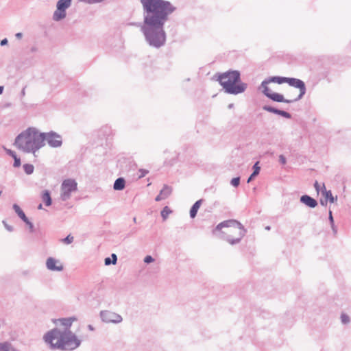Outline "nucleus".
I'll list each match as a JSON object with an SVG mask.
<instances>
[{
    "label": "nucleus",
    "instance_id": "obj_54",
    "mask_svg": "<svg viewBox=\"0 0 351 351\" xmlns=\"http://www.w3.org/2000/svg\"><path fill=\"white\" fill-rule=\"evenodd\" d=\"M36 51L35 48H32V51Z\"/></svg>",
    "mask_w": 351,
    "mask_h": 351
},
{
    "label": "nucleus",
    "instance_id": "obj_27",
    "mask_svg": "<svg viewBox=\"0 0 351 351\" xmlns=\"http://www.w3.org/2000/svg\"><path fill=\"white\" fill-rule=\"evenodd\" d=\"M258 162H256L254 166H253V169H254V171L252 173V176H257L259 174V172H260V170H261V167L258 166Z\"/></svg>",
    "mask_w": 351,
    "mask_h": 351
},
{
    "label": "nucleus",
    "instance_id": "obj_51",
    "mask_svg": "<svg viewBox=\"0 0 351 351\" xmlns=\"http://www.w3.org/2000/svg\"><path fill=\"white\" fill-rule=\"evenodd\" d=\"M21 93H22V95H25V88H23V89L22 90Z\"/></svg>",
    "mask_w": 351,
    "mask_h": 351
},
{
    "label": "nucleus",
    "instance_id": "obj_6",
    "mask_svg": "<svg viewBox=\"0 0 351 351\" xmlns=\"http://www.w3.org/2000/svg\"><path fill=\"white\" fill-rule=\"evenodd\" d=\"M60 191V199L67 201L71 198V193L77 191V184L73 179H66L61 184Z\"/></svg>",
    "mask_w": 351,
    "mask_h": 351
},
{
    "label": "nucleus",
    "instance_id": "obj_7",
    "mask_svg": "<svg viewBox=\"0 0 351 351\" xmlns=\"http://www.w3.org/2000/svg\"><path fill=\"white\" fill-rule=\"evenodd\" d=\"M71 0H58L56 3V10L53 14V20L60 21L66 17V10L71 5Z\"/></svg>",
    "mask_w": 351,
    "mask_h": 351
},
{
    "label": "nucleus",
    "instance_id": "obj_28",
    "mask_svg": "<svg viewBox=\"0 0 351 351\" xmlns=\"http://www.w3.org/2000/svg\"><path fill=\"white\" fill-rule=\"evenodd\" d=\"M341 320L343 324H346L350 322V317L348 315L342 313L341 315Z\"/></svg>",
    "mask_w": 351,
    "mask_h": 351
},
{
    "label": "nucleus",
    "instance_id": "obj_46",
    "mask_svg": "<svg viewBox=\"0 0 351 351\" xmlns=\"http://www.w3.org/2000/svg\"><path fill=\"white\" fill-rule=\"evenodd\" d=\"M256 176H252V173L250 175V176L247 179V182L249 183L250 182H251V180L253 179L254 177H255Z\"/></svg>",
    "mask_w": 351,
    "mask_h": 351
},
{
    "label": "nucleus",
    "instance_id": "obj_36",
    "mask_svg": "<svg viewBox=\"0 0 351 351\" xmlns=\"http://www.w3.org/2000/svg\"><path fill=\"white\" fill-rule=\"evenodd\" d=\"M328 219H329V221H330V226H333V224H334L335 223H334V219H333V217H332V211H331V210H329Z\"/></svg>",
    "mask_w": 351,
    "mask_h": 351
},
{
    "label": "nucleus",
    "instance_id": "obj_26",
    "mask_svg": "<svg viewBox=\"0 0 351 351\" xmlns=\"http://www.w3.org/2000/svg\"><path fill=\"white\" fill-rule=\"evenodd\" d=\"M24 171L27 174L30 175L34 172V167L31 164H25L23 165Z\"/></svg>",
    "mask_w": 351,
    "mask_h": 351
},
{
    "label": "nucleus",
    "instance_id": "obj_53",
    "mask_svg": "<svg viewBox=\"0 0 351 351\" xmlns=\"http://www.w3.org/2000/svg\"><path fill=\"white\" fill-rule=\"evenodd\" d=\"M265 229H266V230H270V227H269V226H267V227L265 228Z\"/></svg>",
    "mask_w": 351,
    "mask_h": 351
},
{
    "label": "nucleus",
    "instance_id": "obj_1",
    "mask_svg": "<svg viewBox=\"0 0 351 351\" xmlns=\"http://www.w3.org/2000/svg\"><path fill=\"white\" fill-rule=\"evenodd\" d=\"M143 7V23L141 31L148 45L158 49L166 43L164 27L169 16L176 10L165 0H140Z\"/></svg>",
    "mask_w": 351,
    "mask_h": 351
},
{
    "label": "nucleus",
    "instance_id": "obj_8",
    "mask_svg": "<svg viewBox=\"0 0 351 351\" xmlns=\"http://www.w3.org/2000/svg\"><path fill=\"white\" fill-rule=\"evenodd\" d=\"M43 134V143L47 141L48 145L51 147H60L62 144V136L58 133L51 131L49 132H41Z\"/></svg>",
    "mask_w": 351,
    "mask_h": 351
},
{
    "label": "nucleus",
    "instance_id": "obj_23",
    "mask_svg": "<svg viewBox=\"0 0 351 351\" xmlns=\"http://www.w3.org/2000/svg\"><path fill=\"white\" fill-rule=\"evenodd\" d=\"M171 212V210L168 206H165L161 211V217L163 220H165Z\"/></svg>",
    "mask_w": 351,
    "mask_h": 351
},
{
    "label": "nucleus",
    "instance_id": "obj_30",
    "mask_svg": "<svg viewBox=\"0 0 351 351\" xmlns=\"http://www.w3.org/2000/svg\"><path fill=\"white\" fill-rule=\"evenodd\" d=\"M73 241V237L71 234H69L64 239H62V242L66 244H70Z\"/></svg>",
    "mask_w": 351,
    "mask_h": 351
},
{
    "label": "nucleus",
    "instance_id": "obj_24",
    "mask_svg": "<svg viewBox=\"0 0 351 351\" xmlns=\"http://www.w3.org/2000/svg\"><path fill=\"white\" fill-rule=\"evenodd\" d=\"M12 348V344L9 342L0 343V351H10Z\"/></svg>",
    "mask_w": 351,
    "mask_h": 351
},
{
    "label": "nucleus",
    "instance_id": "obj_34",
    "mask_svg": "<svg viewBox=\"0 0 351 351\" xmlns=\"http://www.w3.org/2000/svg\"><path fill=\"white\" fill-rule=\"evenodd\" d=\"M3 225H4L5 228L8 231H9V232H12V231H13V230H14L13 227H12V226L8 225V224L5 222V221H3Z\"/></svg>",
    "mask_w": 351,
    "mask_h": 351
},
{
    "label": "nucleus",
    "instance_id": "obj_33",
    "mask_svg": "<svg viewBox=\"0 0 351 351\" xmlns=\"http://www.w3.org/2000/svg\"><path fill=\"white\" fill-rule=\"evenodd\" d=\"M154 259L153 258V257L149 255L146 256L144 258V262L147 264L154 262Z\"/></svg>",
    "mask_w": 351,
    "mask_h": 351
},
{
    "label": "nucleus",
    "instance_id": "obj_19",
    "mask_svg": "<svg viewBox=\"0 0 351 351\" xmlns=\"http://www.w3.org/2000/svg\"><path fill=\"white\" fill-rule=\"evenodd\" d=\"M287 78L288 77H286L274 76V77H270L267 79H268V81L270 82H274V83H278L279 84H281L282 83H287Z\"/></svg>",
    "mask_w": 351,
    "mask_h": 351
},
{
    "label": "nucleus",
    "instance_id": "obj_20",
    "mask_svg": "<svg viewBox=\"0 0 351 351\" xmlns=\"http://www.w3.org/2000/svg\"><path fill=\"white\" fill-rule=\"evenodd\" d=\"M322 188H323V189L324 190V191H323V193H324V195H325L326 199H328V200H329V202H330V203H333V202H335V201L337 199V197H336V198H335V197L332 196V194L331 191H326V187H325V185H324V183L322 184Z\"/></svg>",
    "mask_w": 351,
    "mask_h": 351
},
{
    "label": "nucleus",
    "instance_id": "obj_38",
    "mask_svg": "<svg viewBox=\"0 0 351 351\" xmlns=\"http://www.w3.org/2000/svg\"><path fill=\"white\" fill-rule=\"evenodd\" d=\"M5 149L6 151V153L9 156H12V158L14 157L15 156H16V153L14 151H12L11 149Z\"/></svg>",
    "mask_w": 351,
    "mask_h": 351
},
{
    "label": "nucleus",
    "instance_id": "obj_32",
    "mask_svg": "<svg viewBox=\"0 0 351 351\" xmlns=\"http://www.w3.org/2000/svg\"><path fill=\"white\" fill-rule=\"evenodd\" d=\"M14 162V167H19L21 165V159L17 157V156H15L13 157Z\"/></svg>",
    "mask_w": 351,
    "mask_h": 351
},
{
    "label": "nucleus",
    "instance_id": "obj_3",
    "mask_svg": "<svg viewBox=\"0 0 351 351\" xmlns=\"http://www.w3.org/2000/svg\"><path fill=\"white\" fill-rule=\"evenodd\" d=\"M43 135L36 128H29L16 137L14 145L23 152L35 154L45 145Z\"/></svg>",
    "mask_w": 351,
    "mask_h": 351
},
{
    "label": "nucleus",
    "instance_id": "obj_35",
    "mask_svg": "<svg viewBox=\"0 0 351 351\" xmlns=\"http://www.w3.org/2000/svg\"><path fill=\"white\" fill-rule=\"evenodd\" d=\"M139 172L141 173V174L138 176L139 178H143L148 173V171L145 169H140Z\"/></svg>",
    "mask_w": 351,
    "mask_h": 351
},
{
    "label": "nucleus",
    "instance_id": "obj_40",
    "mask_svg": "<svg viewBox=\"0 0 351 351\" xmlns=\"http://www.w3.org/2000/svg\"><path fill=\"white\" fill-rule=\"evenodd\" d=\"M27 226H28V227H29V231H30L31 232H34V224H33L31 221H29V222L28 223Z\"/></svg>",
    "mask_w": 351,
    "mask_h": 351
},
{
    "label": "nucleus",
    "instance_id": "obj_17",
    "mask_svg": "<svg viewBox=\"0 0 351 351\" xmlns=\"http://www.w3.org/2000/svg\"><path fill=\"white\" fill-rule=\"evenodd\" d=\"M42 199L47 206L51 205L52 200L50 195V192L48 190H45L43 192Z\"/></svg>",
    "mask_w": 351,
    "mask_h": 351
},
{
    "label": "nucleus",
    "instance_id": "obj_42",
    "mask_svg": "<svg viewBox=\"0 0 351 351\" xmlns=\"http://www.w3.org/2000/svg\"><path fill=\"white\" fill-rule=\"evenodd\" d=\"M8 43V39L7 38H4V39L1 40L0 45H1V46H4V45H7Z\"/></svg>",
    "mask_w": 351,
    "mask_h": 351
},
{
    "label": "nucleus",
    "instance_id": "obj_45",
    "mask_svg": "<svg viewBox=\"0 0 351 351\" xmlns=\"http://www.w3.org/2000/svg\"><path fill=\"white\" fill-rule=\"evenodd\" d=\"M22 220L27 225L28 223L30 221L29 220V219L26 217V215L25 216V217H23V219H22Z\"/></svg>",
    "mask_w": 351,
    "mask_h": 351
},
{
    "label": "nucleus",
    "instance_id": "obj_15",
    "mask_svg": "<svg viewBox=\"0 0 351 351\" xmlns=\"http://www.w3.org/2000/svg\"><path fill=\"white\" fill-rule=\"evenodd\" d=\"M125 180L123 178H117L113 184V189L116 191H121L125 188Z\"/></svg>",
    "mask_w": 351,
    "mask_h": 351
},
{
    "label": "nucleus",
    "instance_id": "obj_44",
    "mask_svg": "<svg viewBox=\"0 0 351 351\" xmlns=\"http://www.w3.org/2000/svg\"><path fill=\"white\" fill-rule=\"evenodd\" d=\"M331 228L332 230L333 233L335 234H336L337 232V229L336 226H335V223L333 224V226H331Z\"/></svg>",
    "mask_w": 351,
    "mask_h": 351
},
{
    "label": "nucleus",
    "instance_id": "obj_25",
    "mask_svg": "<svg viewBox=\"0 0 351 351\" xmlns=\"http://www.w3.org/2000/svg\"><path fill=\"white\" fill-rule=\"evenodd\" d=\"M263 109L267 112L278 114L280 110L270 106L265 105L263 106Z\"/></svg>",
    "mask_w": 351,
    "mask_h": 351
},
{
    "label": "nucleus",
    "instance_id": "obj_10",
    "mask_svg": "<svg viewBox=\"0 0 351 351\" xmlns=\"http://www.w3.org/2000/svg\"><path fill=\"white\" fill-rule=\"evenodd\" d=\"M100 317L102 322L106 323L118 324L122 322V317L114 312L110 311H101L100 312Z\"/></svg>",
    "mask_w": 351,
    "mask_h": 351
},
{
    "label": "nucleus",
    "instance_id": "obj_9",
    "mask_svg": "<svg viewBox=\"0 0 351 351\" xmlns=\"http://www.w3.org/2000/svg\"><path fill=\"white\" fill-rule=\"evenodd\" d=\"M287 83L289 86L299 88L300 90L299 95L296 98L293 99L295 102L299 101L304 97L306 93V88L305 84L302 80L297 78L288 77Z\"/></svg>",
    "mask_w": 351,
    "mask_h": 351
},
{
    "label": "nucleus",
    "instance_id": "obj_21",
    "mask_svg": "<svg viewBox=\"0 0 351 351\" xmlns=\"http://www.w3.org/2000/svg\"><path fill=\"white\" fill-rule=\"evenodd\" d=\"M117 261V256L115 254H112L111 258L107 257L104 260V263H105L106 265H110V264L114 265V264H116Z\"/></svg>",
    "mask_w": 351,
    "mask_h": 351
},
{
    "label": "nucleus",
    "instance_id": "obj_13",
    "mask_svg": "<svg viewBox=\"0 0 351 351\" xmlns=\"http://www.w3.org/2000/svg\"><path fill=\"white\" fill-rule=\"evenodd\" d=\"M300 200L301 203L311 208H314L317 206V200L308 195H302Z\"/></svg>",
    "mask_w": 351,
    "mask_h": 351
},
{
    "label": "nucleus",
    "instance_id": "obj_52",
    "mask_svg": "<svg viewBox=\"0 0 351 351\" xmlns=\"http://www.w3.org/2000/svg\"><path fill=\"white\" fill-rule=\"evenodd\" d=\"M133 221H134V223H136V217H134V218H133Z\"/></svg>",
    "mask_w": 351,
    "mask_h": 351
},
{
    "label": "nucleus",
    "instance_id": "obj_4",
    "mask_svg": "<svg viewBox=\"0 0 351 351\" xmlns=\"http://www.w3.org/2000/svg\"><path fill=\"white\" fill-rule=\"evenodd\" d=\"M217 75V81L228 94H241L247 88L246 83L241 82V74L239 71H228L218 73Z\"/></svg>",
    "mask_w": 351,
    "mask_h": 351
},
{
    "label": "nucleus",
    "instance_id": "obj_41",
    "mask_svg": "<svg viewBox=\"0 0 351 351\" xmlns=\"http://www.w3.org/2000/svg\"><path fill=\"white\" fill-rule=\"evenodd\" d=\"M79 1H82V2L90 3V4L97 3V1H95V0H79Z\"/></svg>",
    "mask_w": 351,
    "mask_h": 351
},
{
    "label": "nucleus",
    "instance_id": "obj_12",
    "mask_svg": "<svg viewBox=\"0 0 351 351\" xmlns=\"http://www.w3.org/2000/svg\"><path fill=\"white\" fill-rule=\"evenodd\" d=\"M171 187L165 184L163 188L160 190V193L156 197L155 200L156 202H160L162 199H165L171 195Z\"/></svg>",
    "mask_w": 351,
    "mask_h": 351
},
{
    "label": "nucleus",
    "instance_id": "obj_39",
    "mask_svg": "<svg viewBox=\"0 0 351 351\" xmlns=\"http://www.w3.org/2000/svg\"><path fill=\"white\" fill-rule=\"evenodd\" d=\"M314 187H315V190L317 191V192L319 193L321 189V186L317 181H315V182L314 184Z\"/></svg>",
    "mask_w": 351,
    "mask_h": 351
},
{
    "label": "nucleus",
    "instance_id": "obj_47",
    "mask_svg": "<svg viewBox=\"0 0 351 351\" xmlns=\"http://www.w3.org/2000/svg\"><path fill=\"white\" fill-rule=\"evenodd\" d=\"M3 88H4L3 86H0V95L3 93Z\"/></svg>",
    "mask_w": 351,
    "mask_h": 351
},
{
    "label": "nucleus",
    "instance_id": "obj_18",
    "mask_svg": "<svg viewBox=\"0 0 351 351\" xmlns=\"http://www.w3.org/2000/svg\"><path fill=\"white\" fill-rule=\"evenodd\" d=\"M269 83H270V82H269L268 79L267 78L262 82L261 85V88L263 89L262 92L267 97H268V95L272 93L267 86Z\"/></svg>",
    "mask_w": 351,
    "mask_h": 351
},
{
    "label": "nucleus",
    "instance_id": "obj_5",
    "mask_svg": "<svg viewBox=\"0 0 351 351\" xmlns=\"http://www.w3.org/2000/svg\"><path fill=\"white\" fill-rule=\"evenodd\" d=\"M223 228H230L239 230L237 234V237L236 238H233L230 234L226 235V240L231 245L239 243L247 232L244 226L239 221L235 219H229L219 223L216 226L215 230H220Z\"/></svg>",
    "mask_w": 351,
    "mask_h": 351
},
{
    "label": "nucleus",
    "instance_id": "obj_16",
    "mask_svg": "<svg viewBox=\"0 0 351 351\" xmlns=\"http://www.w3.org/2000/svg\"><path fill=\"white\" fill-rule=\"evenodd\" d=\"M202 199H199L195 202V204L192 206L190 210V217L191 218H195L197 215V211L202 204Z\"/></svg>",
    "mask_w": 351,
    "mask_h": 351
},
{
    "label": "nucleus",
    "instance_id": "obj_43",
    "mask_svg": "<svg viewBox=\"0 0 351 351\" xmlns=\"http://www.w3.org/2000/svg\"><path fill=\"white\" fill-rule=\"evenodd\" d=\"M15 37L17 38V39H21L23 37V34L21 32H18L15 34Z\"/></svg>",
    "mask_w": 351,
    "mask_h": 351
},
{
    "label": "nucleus",
    "instance_id": "obj_2",
    "mask_svg": "<svg viewBox=\"0 0 351 351\" xmlns=\"http://www.w3.org/2000/svg\"><path fill=\"white\" fill-rule=\"evenodd\" d=\"M75 319V317L58 319L56 323H60L62 326H64V330L61 331L59 329L54 328L49 331L45 335V341L50 343L51 347L53 349L73 350L78 348L81 341L69 330L73 322Z\"/></svg>",
    "mask_w": 351,
    "mask_h": 351
},
{
    "label": "nucleus",
    "instance_id": "obj_11",
    "mask_svg": "<svg viewBox=\"0 0 351 351\" xmlns=\"http://www.w3.org/2000/svg\"><path fill=\"white\" fill-rule=\"evenodd\" d=\"M46 266L49 270L51 271H62L64 267L60 261L55 259L53 257H49L46 261Z\"/></svg>",
    "mask_w": 351,
    "mask_h": 351
},
{
    "label": "nucleus",
    "instance_id": "obj_49",
    "mask_svg": "<svg viewBox=\"0 0 351 351\" xmlns=\"http://www.w3.org/2000/svg\"><path fill=\"white\" fill-rule=\"evenodd\" d=\"M233 106H234V104H230L228 105V108H233Z\"/></svg>",
    "mask_w": 351,
    "mask_h": 351
},
{
    "label": "nucleus",
    "instance_id": "obj_29",
    "mask_svg": "<svg viewBox=\"0 0 351 351\" xmlns=\"http://www.w3.org/2000/svg\"><path fill=\"white\" fill-rule=\"evenodd\" d=\"M230 184L234 186V187H237L239 184H240V178L239 177H236V178H234L231 180L230 181Z\"/></svg>",
    "mask_w": 351,
    "mask_h": 351
},
{
    "label": "nucleus",
    "instance_id": "obj_22",
    "mask_svg": "<svg viewBox=\"0 0 351 351\" xmlns=\"http://www.w3.org/2000/svg\"><path fill=\"white\" fill-rule=\"evenodd\" d=\"M12 208H13L14 210L15 211V213L17 214V215L21 219H23V217H25V213L23 211V210L20 208V206L18 204H14L12 206Z\"/></svg>",
    "mask_w": 351,
    "mask_h": 351
},
{
    "label": "nucleus",
    "instance_id": "obj_37",
    "mask_svg": "<svg viewBox=\"0 0 351 351\" xmlns=\"http://www.w3.org/2000/svg\"><path fill=\"white\" fill-rule=\"evenodd\" d=\"M279 162L282 165H285L286 162H287V159H286V158L283 155L281 154V155L279 156Z\"/></svg>",
    "mask_w": 351,
    "mask_h": 351
},
{
    "label": "nucleus",
    "instance_id": "obj_14",
    "mask_svg": "<svg viewBox=\"0 0 351 351\" xmlns=\"http://www.w3.org/2000/svg\"><path fill=\"white\" fill-rule=\"evenodd\" d=\"M268 98L276 102H284L287 104L295 102L293 99H285L282 95L276 93H271V94L268 95Z\"/></svg>",
    "mask_w": 351,
    "mask_h": 351
},
{
    "label": "nucleus",
    "instance_id": "obj_50",
    "mask_svg": "<svg viewBox=\"0 0 351 351\" xmlns=\"http://www.w3.org/2000/svg\"><path fill=\"white\" fill-rule=\"evenodd\" d=\"M43 208V205L41 204H40L38 206V209H42Z\"/></svg>",
    "mask_w": 351,
    "mask_h": 351
},
{
    "label": "nucleus",
    "instance_id": "obj_31",
    "mask_svg": "<svg viewBox=\"0 0 351 351\" xmlns=\"http://www.w3.org/2000/svg\"><path fill=\"white\" fill-rule=\"evenodd\" d=\"M278 115H280L285 118H287V119H291V115L290 113L286 112V111H284V110H280L279 111V113H278Z\"/></svg>",
    "mask_w": 351,
    "mask_h": 351
},
{
    "label": "nucleus",
    "instance_id": "obj_48",
    "mask_svg": "<svg viewBox=\"0 0 351 351\" xmlns=\"http://www.w3.org/2000/svg\"><path fill=\"white\" fill-rule=\"evenodd\" d=\"M88 329L90 330H94V328H93V326L92 325H88Z\"/></svg>",
    "mask_w": 351,
    "mask_h": 351
}]
</instances>
